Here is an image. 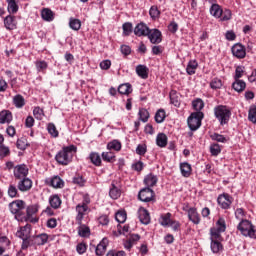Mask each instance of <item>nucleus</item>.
Returning a JSON list of instances; mask_svg holds the SVG:
<instances>
[{"label":"nucleus","instance_id":"f257e3e1","mask_svg":"<svg viewBox=\"0 0 256 256\" xmlns=\"http://www.w3.org/2000/svg\"><path fill=\"white\" fill-rule=\"evenodd\" d=\"M74 153H77V147L75 145L66 146L56 154L55 159L60 165H69Z\"/></svg>","mask_w":256,"mask_h":256},{"label":"nucleus","instance_id":"f03ea898","mask_svg":"<svg viewBox=\"0 0 256 256\" xmlns=\"http://www.w3.org/2000/svg\"><path fill=\"white\" fill-rule=\"evenodd\" d=\"M214 115L220 125H227L231 119V110L227 106L219 105L214 108Z\"/></svg>","mask_w":256,"mask_h":256},{"label":"nucleus","instance_id":"7ed1b4c3","mask_svg":"<svg viewBox=\"0 0 256 256\" xmlns=\"http://www.w3.org/2000/svg\"><path fill=\"white\" fill-rule=\"evenodd\" d=\"M238 230L244 237H250V239H256L255 226L249 220H242L238 224Z\"/></svg>","mask_w":256,"mask_h":256},{"label":"nucleus","instance_id":"20e7f679","mask_svg":"<svg viewBox=\"0 0 256 256\" xmlns=\"http://www.w3.org/2000/svg\"><path fill=\"white\" fill-rule=\"evenodd\" d=\"M225 229V219L219 218L216 226L210 229L211 241H219L221 239V233H224Z\"/></svg>","mask_w":256,"mask_h":256},{"label":"nucleus","instance_id":"39448f33","mask_svg":"<svg viewBox=\"0 0 256 256\" xmlns=\"http://www.w3.org/2000/svg\"><path fill=\"white\" fill-rule=\"evenodd\" d=\"M203 112L192 113L187 120L188 127L191 131H197L201 127V121L203 120Z\"/></svg>","mask_w":256,"mask_h":256},{"label":"nucleus","instance_id":"423d86ee","mask_svg":"<svg viewBox=\"0 0 256 256\" xmlns=\"http://www.w3.org/2000/svg\"><path fill=\"white\" fill-rule=\"evenodd\" d=\"M9 209L13 215H15V219L17 221H23V217L21 216V211L25 209V202L23 200H16L9 204Z\"/></svg>","mask_w":256,"mask_h":256},{"label":"nucleus","instance_id":"0eeeda50","mask_svg":"<svg viewBox=\"0 0 256 256\" xmlns=\"http://www.w3.org/2000/svg\"><path fill=\"white\" fill-rule=\"evenodd\" d=\"M14 177L15 179L21 180L26 179L29 175V168L25 164H19L14 167Z\"/></svg>","mask_w":256,"mask_h":256},{"label":"nucleus","instance_id":"6e6552de","mask_svg":"<svg viewBox=\"0 0 256 256\" xmlns=\"http://www.w3.org/2000/svg\"><path fill=\"white\" fill-rule=\"evenodd\" d=\"M154 196L155 192L149 187L143 188L138 194V198L144 203H149V201H153Z\"/></svg>","mask_w":256,"mask_h":256},{"label":"nucleus","instance_id":"1a4fd4ad","mask_svg":"<svg viewBox=\"0 0 256 256\" xmlns=\"http://www.w3.org/2000/svg\"><path fill=\"white\" fill-rule=\"evenodd\" d=\"M39 209L37 208V205H31L27 207L26 216H23L22 219L23 221H29L30 223H37L39 221L37 218H33V215L37 213Z\"/></svg>","mask_w":256,"mask_h":256},{"label":"nucleus","instance_id":"9d476101","mask_svg":"<svg viewBox=\"0 0 256 256\" xmlns=\"http://www.w3.org/2000/svg\"><path fill=\"white\" fill-rule=\"evenodd\" d=\"M147 37L150 40V43H153V45H159V43L163 41L162 34L159 29L149 30V34L147 35Z\"/></svg>","mask_w":256,"mask_h":256},{"label":"nucleus","instance_id":"9b49d317","mask_svg":"<svg viewBox=\"0 0 256 256\" xmlns=\"http://www.w3.org/2000/svg\"><path fill=\"white\" fill-rule=\"evenodd\" d=\"M150 30L151 29H149V26H147V24L141 22L135 26L134 35H136V37H147Z\"/></svg>","mask_w":256,"mask_h":256},{"label":"nucleus","instance_id":"f8f14e48","mask_svg":"<svg viewBox=\"0 0 256 256\" xmlns=\"http://www.w3.org/2000/svg\"><path fill=\"white\" fill-rule=\"evenodd\" d=\"M17 187L19 191L22 193H26L27 191H31V188L33 187V181L30 178H22L18 180Z\"/></svg>","mask_w":256,"mask_h":256},{"label":"nucleus","instance_id":"ddd939ff","mask_svg":"<svg viewBox=\"0 0 256 256\" xmlns=\"http://www.w3.org/2000/svg\"><path fill=\"white\" fill-rule=\"evenodd\" d=\"M217 201L218 205H220L222 209H229V207H231V203H233V198H231L229 194H222L218 196Z\"/></svg>","mask_w":256,"mask_h":256},{"label":"nucleus","instance_id":"4468645a","mask_svg":"<svg viewBox=\"0 0 256 256\" xmlns=\"http://www.w3.org/2000/svg\"><path fill=\"white\" fill-rule=\"evenodd\" d=\"M87 209H89V207H87V204L83 203V204H78L76 206V211H77V216H76V221L79 225H81V222L83 221V217H85V213H87Z\"/></svg>","mask_w":256,"mask_h":256},{"label":"nucleus","instance_id":"2eb2a0df","mask_svg":"<svg viewBox=\"0 0 256 256\" xmlns=\"http://www.w3.org/2000/svg\"><path fill=\"white\" fill-rule=\"evenodd\" d=\"M232 54L234 57H237V59H244L245 55H247V52L245 51V46L241 44H235L232 47Z\"/></svg>","mask_w":256,"mask_h":256},{"label":"nucleus","instance_id":"dca6fc26","mask_svg":"<svg viewBox=\"0 0 256 256\" xmlns=\"http://www.w3.org/2000/svg\"><path fill=\"white\" fill-rule=\"evenodd\" d=\"M4 27L8 29V31H13V29H17V20L15 19V16H6L4 18Z\"/></svg>","mask_w":256,"mask_h":256},{"label":"nucleus","instance_id":"f3484780","mask_svg":"<svg viewBox=\"0 0 256 256\" xmlns=\"http://www.w3.org/2000/svg\"><path fill=\"white\" fill-rule=\"evenodd\" d=\"M138 217L143 225H149V223H151V216L149 215V211L145 208H140L138 210Z\"/></svg>","mask_w":256,"mask_h":256},{"label":"nucleus","instance_id":"a211bd4d","mask_svg":"<svg viewBox=\"0 0 256 256\" xmlns=\"http://www.w3.org/2000/svg\"><path fill=\"white\" fill-rule=\"evenodd\" d=\"M16 236L20 239H29V237H31V225L27 224L20 228V230L16 232Z\"/></svg>","mask_w":256,"mask_h":256},{"label":"nucleus","instance_id":"6ab92c4d","mask_svg":"<svg viewBox=\"0 0 256 256\" xmlns=\"http://www.w3.org/2000/svg\"><path fill=\"white\" fill-rule=\"evenodd\" d=\"M13 121V114L9 110H2L0 112V124L5 125V123L9 124Z\"/></svg>","mask_w":256,"mask_h":256},{"label":"nucleus","instance_id":"aec40b11","mask_svg":"<svg viewBox=\"0 0 256 256\" xmlns=\"http://www.w3.org/2000/svg\"><path fill=\"white\" fill-rule=\"evenodd\" d=\"M107 245H109V240L107 238H103L102 241L97 245L95 249V253L98 256L105 255V252L107 251Z\"/></svg>","mask_w":256,"mask_h":256},{"label":"nucleus","instance_id":"412c9836","mask_svg":"<svg viewBox=\"0 0 256 256\" xmlns=\"http://www.w3.org/2000/svg\"><path fill=\"white\" fill-rule=\"evenodd\" d=\"M188 217L195 225H199L201 223V218H199V213H197V209L190 208L188 210Z\"/></svg>","mask_w":256,"mask_h":256},{"label":"nucleus","instance_id":"4be33fe9","mask_svg":"<svg viewBox=\"0 0 256 256\" xmlns=\"http://www.w3.org/2000/svg\"><path fill=\"white\" fill-rule=\"evenodd\" d=\"M149 69L145 65H138L136 67V73L138 77H141V79H147L149 77Z\"/></svg>","mask_w":256,"mask_h":256},{"label":"nucleus","instance_id":"5701e85b","mask_svg":"<svg viewBox=\"0 0 256 256\" xmlns=\"http://www.w3.org/2000/svg\"><path fill=\"white\" fill-rule=\"evenodd\" d=\"M118 93H120V95H129L130 93H133V87L129 83L121 84L118 87Z\"/></svg>","mask_w":256,"mask_h":256},{"label":"nucleus","instance_id":"b1692460","mask_svg":"<svg viewBox=\"0 0 256 256\" xmlns=\"http://www.w3.org/2000/svg\"><path fill=\"white\" fill-rule=\"evenodd\" d=\"M157 181V176L153 174H148L144 179V183L148 187V189L149 187H155V185H157Z\"/></svg>","mask_w":256,"mask_h":256},{"label":"nucleus","instance_id":"393cba45","mask_svg":"<svg viewBox=\"0 0 256 256\" xmlns=\"http://www.w3.org/2000/svg\"><path fill=\"white\" fill-rule=\"evenodd\" d=\"M210 14L213 17H216V19H221V15H223V10L218 4H213L210 8Z\"/></svg>","mask_w":256,"mask_h":256},{"label":"nucleus","instance_id":"a878e982","mask_svg":"<svg viewBox=\"0 0 256 256\" xmlns=\"http://www.w3.org/2000/svg\"><path fill=\"white\" fill-rule=\"evenodd\" d=\"M180 171L183 177L191 176V164L183 162L180 164Z\"/></svg>","mask_w":256,"mask_h":256},{"label":"nucleus","instance_id":"bb28decb","mask_svg":"<svg viewBox=\"0 0 256 256\" xmlns=\"http://www.w3.org/2000/svg\"><path fill=\"white\" fill-rule=\"evenodd\" d=\"M109 195L111 199H119L121 197V189L115 186L114 182L111 184Z\"/></svg>","mask_w":256,"mask_h":256},{"label":"nucleus","instance_id":"cd10ccee","mask_svg":"<svg viewBox=\"0 0 256 256\" xmlns=\"http://www.w3.org/2000/svg\"><path fill=\"white\" fill-rule=\"evenodd\" d=\"M232 87L237 93H241L242 91H245V87H247V84L243 80H235V82L232 84Z\"/></svg>","mask_w":256,"mask_h":256},{"label":"nucleus","instance_id":"c85d7f7f","mask_svg":"<svg viewBox=\"0 0 256 256\" xmlns=\"http://www.w3.org/2000/svg\"><path fill=\"white\" fill-rule=\"evenodd\" d=\"M156 145L158 147H167V135L159 133L156 137Z\"/></svg>","mask_w":256,"mask_h":256},{"label":"nucleus","instance_id":"c756f323","mask_svg":"<svg viewBox=\"0 0 256 256\" xmlns=\"http://www.w3.org/2000/svg\"><path fill=\"white\" fill-rule=\"evenodd\" d=\"M197 67H199V63H197V61L195 60L189 61L186 67V73H188L189 75H195V71H197Z\"/></svg>","mask_w":256,"mask_h":256},{"label":"nucleus","instance_id":"7c9ffc66","mask_svg":"<svg viewBox=\"0 0 256 256\" xmlns=\"http://www.w3.org/2000/svg\"><path fill=\"white\" fill-rule=\"evenodd\" d=\"M49 203L53 209H59L61 207V198L57 195H53L50 197Z\"/></svg>","mask_w":256,"mask_h":256},{"label":"nucleus","instance_id":"2f4dec72","mask_svg":"<svg viewBox=\"0 0 256 256\" xmlns=\"http://www.w3.org/2000/svg\"><path fill=\"white\" fill-rule=\"evenodd\" d=\"M13 103L17 109H21L22 107H25V98L18 94L14 96Z\"/></svg>","mask_w":256,"mask_h":256},{"label":"nucleus","instance_id":"473e14b6","mask_svg":"<svg viewBox=\"0 0 256 256\" xmlns=\"http://www.w3.org/2000/svg\"><path fill=\"white\" fill-rule=\"evenodd\" d=\"M49 239L47 234H40L34 238L35 245H45Z\"/></svg>","mask_w":256,"mask_h":256},{"label":"nucleus","instance_id":"72a5a7b5","mask_svg":"<svg viewBox=\"0 0 256 256\" xmlns=\"http://www.w3.org/2000/svg\"><path fill=\"white\" fill-rule=\"evenodd\" d=\"M69 27L73 29V31H79L81 29V20L77 18H70Z\"/></svg>","mask_w":256,"mask_h":256},{"label":"nucleus","instance_id":"f704fd0d","mask_svg":"<svg viewBox=\"0 0 256 256\" xmlns=\"http://www.w3.org/2000/svg\"><path fill=\"white\" fill-rule=\"evenodd\" d=\"M41 17L44 21H53V11L49 8H44L41 12Z\"/></svg>","mask_w":256,"mask_h":256},{"label":"nucleus","instance_id":"c9c22d12","mask_svg":"<svg viewBox=\"0 0 256 256\" xmlns=\"http://www.w3.org/2000/svg\"><path fill=\"white\" fill-rule=\"evenodd\" d=\"M90 160L93 165H96V167H101V156L97 152H92L90 154Z\"/></svg>","mask_w":256,"mask_h":256},{"label":"nucleus","instance_id":"e433bc0d","mask_svg":"<svg viewBox=\"0 0 256 256\" xmlns=\"http://www.w3.org/2000/svg\"><path fill=\"white\" fill-rule=\"evenodd\" d=\"M122 29H123V35L125 37H129V35L133 33V24L131 22H126L122 25Z\"/></svg>","mask_w":256,"mask_h":256},{"label":"nucleus","instance_id":"4c0bfd02","mask_svg":"<svg viewBox=\"0 0 256 256\" xmlns=\"http://www.w3.org/2000/svg\"><path fill=\"white\" fill-rule=\"evenodd\" d=\"M171 222V213L162 215L160 218V225H162V227H169Z\"/></svg>","mask_w":256,"mask_h":256},{"label":"nucleus","instance_id":"58836bf2","mask_svg":"<svg viewBox=\"0 0 256 256\" xmlns=\"http://www.w3.org/2000/svg\"><path fill=\"white\" fill-rule=\"evenodd\" d=\"M192 106L197 111L196 113H201V109L205 107V103H203V100L196 99L192 102Z\"/></svg>","mask_w":256,"mask_h":256},{"label":"nucleus","instance_id":"ea45409f","mask_svg":"<svg viewBox=\"0 0 256 256\" xmlns=\"http://www.w3.org/2000/svg\"><path fill=\"white\" fill-rule=\"evenodd\" d=\"M211 251L212 253H219L223 249V245L220 244L219 240H211Z\"/></svg>","mask_w":256,"mask_h":256},{"label":"nucleus","instance_id":"a19ab883","mask_svg":"<svg viewBox=\"0 0 256 256\" xmlns=\"http://www.w3.org/2000/svg\"><path fill=\"white\" fill-rule=\"evenodd\" d=\"M107 149H109V151H121V142L113 140L112 142L108 143Z\"/></svg>","mask_w":256,"mask_h":256},{"label":"nucleus","instance_id":"79ce46f5","mask_svg":"<svg viewBox=\"0 0 256 256\" xmlns=\"http://www.w3.org/2000/svg\"><path fill=\"white\" fill-rule=\"evenodd\" d=\"M8 196L14 199L15 197H19V191L17 190V186L10 184L8 187Z\"/></svg>","mask_w":256,"mask_h":256},{"label":"nucleus","instance_id":"37998d69","mask_svg":"<svg viewBox=\"0 0 256 256\" xmlns=\"http://www.w3.org/2000/svg\"><path fill=\"white\" fill-rule=\"evenodd\" d=\"M139 119L143 123H147V121H149V111H147V109H145V108L140 109L139 110Z\"/></svg>","mask_w":256,"mask_h":256},{"label":"nucleus","instance_id":"c03bdc74","mask_svg":"<svg viewBox=\"0 0 256 256\" xmlns=\"http://www.w3.org/2000/svg\"><path fill=\"white\" fill-rule=\"evenodd\" d=\"M165 110L160 109L155 114V121L156 123H163L165 121Z\"/></svg>","mask_w":256,"mask_h":256},{"label":"nucleus","instance_id":"a18cd8bd","mask_svg":"<svg viewBox=\"0 0 256 256\" xmlns=\"http://www.w3.org/2000/svg\"><path fill=\"white\" fill-rule=\"evenodd\" d=\"M102 159L107 161V163H113L115 161V154L113 152H103Z\"/></svg>","mask_w":256,"mask_h":256},{"label":"nucleus","instance_id":"49530a36","mask_svg":"<svg viewBox=\"0 0 256 256\" xmlns=\"http://www.w3.org/2000/svg\"><path fill=\"white\" fill-rule=\"evenodd\" d=\"M149 15L151 19H159V16L161 15V11H159V8L157 6H152L149 10Z\"/></svg>","mask_w":256,"mask_h":256},{"label":"nucleus","instance_id":"de8ad7c7","mask_svg":"<svg viewBox=\"0 0 256 256\" xmlns=\"http://www.w3.org/2000/svg\"><path fill=\"white\" fill-rule=\"evenodd\" d=\"M7 10L10 15H15L19 11V5H17V2H10L8 3Z\"/></svg>","mask_w":256,"mask_h":256},{"label":"nucleus","instance_id":"09e8293b","mask_svg":"<svg viewBox=\"0 0 256 256\" xmlns=\"http://www.w3.org/2000/svg\"><path fill=\"white\" fill-rule=\"evenodd\" d=\"M115 219L118 223H125V221H127V213H125V211H118L115 215Z\"/></svg>","mask_w":256,"mask_h":256},{"label":"nucleus","instance_id":"8fccbe9b","mask_svg":"<svg viewBox=\"0 0 256 256\" xmlns=\"http://www.w3.org/2000/svg\"><path fill=\"white\" fill-rule=\"evenodd\" d=\"M248 119L251 121V123H256V106L255 105L250 106V109L248 112Z\"/></svg>","mask_w":256,"mask_h":256},{"label":"nucleus","instance_id":"3c124183","mask_svg":"<svg viewBox=\"0 0 256 256\" xmlns=\"http://www.w3.org/2000/svg\"><path fill=\"white\" fill-rule=\"evenodd\" d=\"M51 185L55 188V189H61V187H63V180L61 178H59L58 176H55L54 178H52L51 180Z\"/></svg>","mask_w":256,"mask_h":256},{"label":"nucleus","instance_id":"603ef678","mask_svg":"<svg viewBox=\"0 0 256 256\" xmlns=\"http://www.w3.org/2000/svg\"><path fill=\"white\" fill-rule=\"evenodd\" d=\"M33 115L35 119H37L38 121H41L43 117H45V113H43V109L39 107L34 108Z\"/></svg>","mask_w":256,"mask_h":256},{"label":"nucleus","instance_id":"864d4df0","mask_svg":"<svg viewBox=\"0 0 256 256\" xmlns=\"http://www.w3.org/2000/svg\"><path fill=\"white\" fill-rule=\"evenodd\" d=\"M47 129L48 133H50L52 137H59V131H57V127H55V124L49 123Z\"/></svg>","mask_w":256,"mask_h":256},{"label":"nucleus","instance_id":"5fc2aeb1","mask_svg":"<svg viewBox=\"0 0 256 256\" xmlns=\"http://www.w3.org/2000/svg\"><path fill=\"white\" fill-rule=\"evenodd\" d=\"M211 89H221L223 87V82L219 78H214L210 83Z\"/></svg>","mask_w":256,"mask_h":256},{"label":"nucleus","instance_id":"6e6d98bb","mask_svg":"<svg viewBox=\"0 0 256 256\" xmlns=\"http://www.w3.org/2000/svg\"><path fill=\"white\" fill-rule=\"evenodd\" d=\"M210 137L213 141H217L218 143H227V138L221 134L214 133Z\"/></svg>","mask_w":256,"mask_h":256},{"label":"nucleus","instance_id":"4d7b16f0","mask_svg":"<svg viewBox=\"0 0 256 256\" xmlns=\"http://www.w3.org/2000/svg\"><path fill=\"white\" fill-rule=\"evenodd\" d=\"M17 149L25 151L27 149V140L25 138H20L16 142Z\"/></svg>","mask_w":256,"mask_h":256},{"label":"nucleus","instance_id":"13d9d810","mask_svg":"<svg viewBox=\"0 0 256 256\" xmlns=\"http://www.w3.org/2000/svg\"><path fill=\"white\" fill-rule=\"evenodd\" d=\"M210 152H211V155H213L214 157H217V155L221 153V146H219V144H212L210 146Z\"/></svg>","mask_w":256,"mask_h":256},{"label":"nucleus","instance_id":"bf43d9fd","mask_svg":"<svg viewBox=\"0 0 256 256\" xmlns=\"http://www.w3.org/2000/svg\"><path fill=\"white\" fill-rule=\"evenodd\" d=\"M89 227L87 226H80L79 230H78V235H80V237H89Z\"/></svg>","mask_w":256,"mask_h":256},{"label":"nucleus","instance_id":"052dcab7","mask_svg":"<svg viewBox=\"0 0 256 256\" xmlns=\"http://www.w3.org/2000/svg\"><path fill=\"white\" fill-rule=\"evenodd\" d=\"M243 73H245V67L243 66H238L235 70V76L234 79L235 80H239L241 79V77H243Z\"/></svg>","mask_w":256,"mask_h":256},{"label":"nucleus","instance_id":"680f3d73","mask_svg":"<svg viewBox=\"0 0 256 256\" xmlns=\"http://www.w3.org/2000/svg\"><path fill=\"white\" fill-rule=\"evenodd\" d=\"M9 153H11V151L9 150V147L5 146V145H0V157L1 159H3L4 157H7V155H9Z\"/></svg>","mask_w":256,"mask_h":256},{"label":"nucleus","instance_id":"e2e57ef3","mask_svg":"<svg viewBox=\"0 0 256 256\" xmlns=\"http://www.w3.org/2000/svg\"><path fill=\"white\" fill-rule=\"evenodd\" d=\"M76 251L77 253H79V255H83V253H85L87 251V244L86 243H79L76 246Z\"/></svg>","mask_w":256,"mask_h":256},{"label":"nucleus","instance_id":"0e129e2a","mask_svg":"<svg viewBox=\"0 0 256 256\" xmlns=\"http://www.w3.org/2000/svg\"><path fill=\"white\" fill-rule=\"evenodd\" d=\"M35 65L37 71H45V69H47V62L45 61H36Z\"/></svg>","mask_w":256,"mask_h":256},{"label":"nucleus","instance_id":"69168bd1","mask_svg":"<svg viewBox=\"0 0 256 256\" xmlns=\"http://www.w3.org/2000/svg\"><path fill=\"white\" fill-rule=\"evenodd\" d=\"M221 21H229L231 19V10H222Z\"/></svg>","mask_w":256,"mask_h":256},{"label":"nucleus","instance_id":"338daca9","mask_svg":"<svg viewBox=\"0 0 256 256\" xmlns=\"http://www.w3.org/2000/svg\"><path fill=\"white\" fill-rule=\"evenodd\" d=\"M98 223L100 225H109V216L108 215H102L98 218Z\"/></svg>","mask_w":256,"mask_h":256},{"label":"nucleus","instance_id":"774afa93","mask_svg":"<svg viewBox=\"0 0 256 256\" xmlns=\"http://www.w3.org/2000/svg\"><path fill=\"white\" fill-rule=\"evenodd\" d=\"M111 67V60H103L100 63V68L103 69L104 71H107V69H110Z\"/></svg>","mask_w":256,"mask_h":256}]
</instances>
